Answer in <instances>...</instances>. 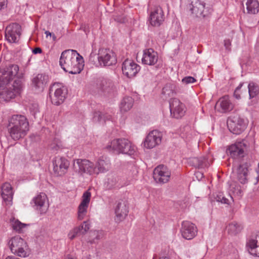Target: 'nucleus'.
Returning <instances> with one entry per match:
<instances>
[{
    "mask_svg": "<svg viewBox=\"0 0 259 259\" xmlns=\"http://www.w3.org/2000/svg\"><path fill=\"white\" fill-rule=\"evenodd\" d=\"M60 65L65 71L72 74L79 73L84 66L83 58L73 50H65L62 53Z\"/></svg>",
    "mask_w": 259,
    "mask_h": 259,
    "instance_id": "f257e3e1",
    "label": "nucleus"
},
{
    "mask_svg": "<svg viewBox=\"0 0 259 259\" xmlns=\"http://www.w3.org/2000/svg\"><path fill=\"white\" fill-rule=\"evenodd\" d=\"M8 129L10 137L14 140H18L26 135L29 123L24 116L14 115L9 120Z\"/></svg>",
    "mask_w": 259,
    "mask_h": 259,
    "instance_id": "f03ea898",
    "label": "nucleus"
},
{
    "mask_svg": "<svg viewBox=\"0 0 259 259\" xmlns=\"http://www.w3.org/2000/svg\"><path fill=\"white\" fill-rule=\"evenodd\" d=\"M117 154H125L133 155L136 152L135 147L131 142L125 139H117L111 141L110 145L107 146Z\"/></svg>",
    "mask_w": 259,
    "mask_h": 259,
    "instance_id": "7ed1b4c3",
    "label": "nucleus"
},
{
    "mask_svg": "<svg viewBox=\"0 0 259 259\" xmlns=\"http://www.w3.org/2000/svg\"><path fill=\"white\" fill-rule=\"evenodd\" d=\"M8 244L11 252L21 257L28 255V246L27 242L21 237L14 236L9 241Z\"/></svg>",
    "mask_w": 259,
    "mask_h": 259,
    "instance_id": "20e7f679",
    "label": "nucleus"
},
{
    "mask_svg": "<svg viewBox=\"0 0 259 259\" xmlns=\"http://www.w3.org/2000/svg\"><path fill=\"white\" fill-rule=\"evenodd\" d=\"M19 67L16 64H11L8 67L0 69V88L4 87L12 80L14 77L22 81L23 74L19 73Z\"/></svg>",
    "mask_w": 259,
    "mask_h": 259,
    "instance_id": "39448f33",
    "label": "nucleus"
},
{
    "mask_svg": "<svg viewBox=\"0 0 259 259\" xmlns=\"http://www.w3.org/2000/svg\"><path fill=\"white\" fill-rule=\"evenodd\" d=\"M49 96L52 104L59 105L66 98L67 89L59 83H55L50 88Z\"/></svg>",
    "mask_w": 259,
    "mask_h": 259,
    "instance_id": "423d86ee",
    "label": "nucleus"
},
{
    "mask_svg": "<svg viewBox=\"0 0 259 259\" xmlns=\"http://www.w3.org/2000/svg\"><path fill=\"white\" fill-rule=\"evenodd\" d=\"M22 88V81L20 79H15L12 87L4 88L0 92V102H7L14 98L20 93Z\"/></svg>",
    "mask_w": 259,
    "mask_h": 259,
    "instance_id": "0eeeda50",
    "label": "nucleus"
},
{
    "mask_svg": "<svg viewBox=\"0 0 259 259\" xmlns=\"http://www.w3.org/2000/svg\"><path fill=\"white\" fill-rule=\"evenodd\" d=\"M98 59L100 65L103 66H112L117 62L114 53L109 49H100Z\"/></svg>",
    "mask_w": 259,
    "mask_h": 259,
    "instance_id": "6e6552de",
    "label": "nucleus"
},
{
    "mask_svg": "<svg viewBox=\"0 0 259 259\" xmlns=\"http://www.w3.org/2000/svg\"><path fill=\"white\" fill-rule=\"evenodd\" d=\"M73 168L80 175L87 174L90 175L95 174L94 163L88 159H76L73 163Z\"/></svg>",
    "mask_w": 259,
    "mask_h": 259,
    "instance_id": "1a4fd4ad",
    "label": "nucleus"
},
{
    "mask_svg": "<svg viewBox=\"0 0 259 259\" xmlns=\"http://www.w3.org/2000/svg\"><path fill=\"white\" fill-rule=\"evenodd\" d=\"M170 176V170L163 164L157 166L153 170V178L157 183H167L169 181Z\"/></svg>",
    "mask_w": 259,
    "mask_h": 259,
    "instance_id": "9d476101",
    "label": "nucleus"
},
{
    "mask_svg": "<svg viewBox=\"0 0 259 259\" xmlns=\"http://www.w3.org/2000/svg\"><path fill=\"white\" fill-rule=\"evenodd\" d=\"M227 125L229 131L236 135L241 134L246 127L245 121L238 116H234L228 120Z\"/></svg>",
    "mask_w": 259,
    "mask_h": 259,
    "instance_id": "9b49d317",
    "label": "nucleus"
},
{
    "mask_svg": "<svg viewBox=\"0 0 259 259\" xmlns=\"http://www.w3.org/2000/svg\"><path fill=\"white\" fill-rule=\"evenodd\" d=\"M53 172L55 176H62L68 170L69 162L63 157H56L53 161Z\"/></svg>",
    "mask_w": 259,
    "mask_h": 259,
    "instance_id": "f8f14e48",
    "label": "nucleus"
},
{
    "mask_svg": "<svg viewBox=\"0 0 259 259\" xmlns=\"http://www.w3.org/2000/svg\"><path fill=\"white\" fill-rule=\"evenodd\" d=\"M164 20V14L161 8L159 6L152 9L150 12L149 21L154 27L159 26Z\"/></svg>",
    "mask_w": 259,
    "mask_h": 259,
    "instance_id": "ddd939ff",
    "label": "nucleus"
},
{
    "mask_svg": "<svg viewBox=\"0 0 259 259\" xmlns=\"http://www.w3.org/2000/svg\"><path fill=\"white\" fill-rule=\"evenodd\" d=\"M21 27L18 23H13L7 27L5 36L10 42H17L21 34Z\"/></svg>",
    "mask_w": 259,
    "mask_h": 259,
    "instance_id": "4468645a",
    "label": "nucleus"
},
{
    "mask_svg": "<svg viewBox=\"0 0 259 259\" xmlns=\"http://www.w3.org/2000/svg\"><path fill=\"white\" fill-rule=\"evenodd\" d=\"M171 115L176 118H180L185 114L186 107L185 105L179 99H172L169 102Z\"/></svg>",
    "mask_w": 259,
    "mask_h": 259,
    "instance_id": "2eb2a0df",
    "label": "nucleus"
},
{
    "mask_svg": "<svg viewBox=\"0 0 259 259\" xmlns=\"http://www.w3.org/2000/svg\"><path fill=\"white\" fill-rule=\"evenodd\" d=\"M181 233L184 239L191 240L196 236L197 228L193 223L184 221L182 224Z\"/></svg>",
    "mask_w": 259,
    "mask_h": 259,
    "instance_id": "dca6fc26",
    "label": "nucleus"
},
{
    "mask_svg": "<svg viewBox=\"0 0 259 259\" xmlns=\"http://www.w3.org/2000/svg\"><path fill=\"white\" fill-rule=\"evenodd\" d=\"M246 149V145L243 141L236 142L228 148V152L230 156L234 159L243 157Z\"/></svg>",
    "mask_w": 259,
    "mask_h": 259,
    "instance_id": "f3484780",
    "label": "nucleus"
},
{
    "mask_svg": "<svg viewBox=\"0 0 259 259\" xmlns=\"http://www.w3.org/2000/svg\"><path fill=\"white\" fill-rule=\"evenodd\" d=\"M140 69V67L133 61L126 59L122 64L123 74L128 78L134 77Z\"/></svg>",
    "mask_w": 259,
    "mask_h": 259,
    "instance_id": "a211bd4d",
    "label": "nucleus"
},
{
    "mask_svg": "<svg viewBox=\"0 0 259 259\" xmlns=\"http://www.w3.org/2000/svg\"><path fill=\"white\" fill-rule=\"evenodd\" d=\"M114 211L115 222L120 223L123 221L128 213V207L126 202L123 200L117 202L115 206Z\"/></svg>",
    "mask_w": 259,
    "mask_h": 259,
    "instance_id": "6ab92c4d",
    "label": "nucleus"
},
{
    "mask_svg": "<svg viewBox=\"0 0 259 259\" xmlns=\"http://www.w3.org/2000/svg\"><path fill=\"white\" fill-rule=\"evenodd\" d=\"M189 7L192 14L196 17H204L207 15L205 4L200 0H193Z\"/></svg>",
    "mask_w": 259,
    "mask_h": 259,
    "instance_id": "aec40b11",
    "label": "nucleus"
},
{
    "mask_svg": "<svg viewBox=\"0 0 259 259\" xmlns=\"http://www.w3.org/2000/svg\"><path fill=\"white\" fill-rule=\"evenodd\" d=\"M234 104L228 96H224L217 101L215 106V110L221 113H227L232 111Z\"/></svg>",
    "mask_w": 259,
    "mask_h": 259,
    "instance_id": "412c9836",
    "label": "nucleus"
},
{
    "mask_svg": "<svg viewBox=\"0 0 259 259\" xmlns=\"http://www.w3.org/2000/svg\"><path fill=\"white\" fill-rule=\"evenodd\" d=\"M246 247L251 255L259 257V232L247 240Z\"/></svg>",
    "mask_w": 259,
    "mask_h": 259,
    "instance_id": "4be33fe9",
    "label": "nucleus"
},
{
    "mask_svg": "<svg viewBox=\"0 0 259 259\" xmlns=\"http://www.w3.org/2000/svg\"><path fill=\"white\" fill-rule=\"evenodd\" d=\"M162 134L157 130H153L147 135V148H153L159 145L161 142Z\"/></svg>",
    "mask_w": 259,
    "mask_h": 259,
    "instance_id": "5701e85b",
    "label": "nucleus"
},
{
    "mask_svg": "<svg viewBox=\"0 0 259 259\" xmlns=\"http://www.w3.org/2000/svg\"><path fill=\"white\" fill-rule=\"evenodd\" d=\"M251 166L250 161L245 162L241 164L237 169V179L243 184L247 182V176L249 168Z\"/></svg>",
    "mask_w": 259,
    "mask_h": 259,
    "instance_id": "b1692460",
    "label": "nucleus"
},
{
    "mask_svg": "<svg viewBox=\"0 0 259 259\" xmlns=\"http://www.w3.org/2000/svg\"><path fill=\"white\" fill-rule=\"evenodd\" d=\"M46 199L47 195L42 193L38 195L33 199L36 209L41 214L46 213L48 210V206L46 203Z\"/></svg>",
    "mask_w": 259,
    "mask_h": 259,
    "instance_id": "393cba45",
    "label": "nucleus"
},
{
    "mask_svg": "<svg viewBox=\"0 0 259 259\" xmlns=\"http://www.w3.org/2000/svg\"><path fill=\"white\" fill-rule=\"evenodd\" d=\"M1 189V195L4 201L6 204L11 205L13 196L11 185L8 183H5L2 185Z\"/></svg>",
    "mask_w": 259,
    "mask_h": 259,
    "instance_id": "a878e982",
    "label": "nucleus"
},
{
    "mask_svg": "<svg viewBox=\"0 0 259 259\" xmlns=\"http://www.w3.org/2000/svg\"><path fill=\"white\" fill-rule=\"evenodd\" d=\"M109 163L108 160L103 156L100 157L97 160L96 165L94 164L95 174L98 175L100 172H104L108 170Z\"/></svg>",
    "mask_w": 259,
    "mask_h": 259,
    "instance_id": "bb28decb",
    "label": "nucleus"
},
{
    "mask_svg": "<svg viewBox=\"0 0 259 259\" xmlns=\"http://www.w3.org/2000/svg\"><path fill=\"white\" fill-rule=\"evenodd\" d=\"M90 228V224L88 221H84L80 226L74 228L68 234L71 240L73 239L78 234H84Z\"/></svg>",
    "mask_w": 259,
    "mask_h": 259,
    "instance_id": "cd10ccee",
    "label": "nucleus"
},
{
    "mask_svg": "<svg viewBox=\"0 0 259 259\" xmlns=\"http://www.w3.org/2000/svg\"><path fill=\"white\" fill-rule=\"evenodd\" d=\"M48 81V76L45 74H38L32 80L34 86L37 89L42 90Z\"/></svg>",
    "mask_w": 259,
    "mask_h": 259,
    "instance_id": "c85d7f7f",
    "label": "nucleus"
},
{
    "mask_svg": "<svg viewBox=\"0 0 259 259\" xmlns=\"http://www.w3.org/2000/svg\"><path fill=\"white\" fill-rule=\"evenodd\" d=\"M246 5L248 13L254 14L258 12L259 3L257 0H248Z\"/></svg>",
    "mask_w": 259,
    "mask_h": 259,
    "instance_id": "c756f323",
    "label": "nucleus"
},
{
    "mask_svg": "<svg viewBox=\"0 0 259 259\" xmlns=\"http://www.w3.org/2000/svg\"><path fill=\"white\" fill-rule=\"evenodd\" d=\"M134 101L132 98L126 97L121 102L120 108L121 112H127L130 110L133 105Z\"/></svg>",
    "mask_w": 259,
    "mask_h": 259,
    "instance_id": "7c9ffc66",
    "label": "nucleus"
},
{
    "mask_svg": "<svg viewBox=\"0 0 259 259\" xmlns=\"http://www.w3.org/2000/svg\"><path fill=\"white\" fill-rule=\"evenodd\" d=\"M104 235V232L102 230L91 231L90 232V239L88 241L92 244L96 243L103 238Z\"/></svg>",
    "mask_w": 259,
    "mask_h": 259,
    "instance_id": "2f4dec72",
    "label": "nucleus"
},
{
    "mask_svg": "<svg viewBox=\"0 0 259 259\" xmlns=\"http://www.w3.org/2000/svg\"><path fill=\"white\" fill-rule=\"evenodd\" d=\"M242 227L240 225L235 222H232L226 227V230L228 234L234 235L241 231Z\"/></svg>",
    "mask_w": 259,
    "mask_h": 259,
    "instance_id": "473e14b6",
    "label": "nucleus"
},
{
    "mask_svg": "<svg viewBox=\"0 0 259 259\" xmlns=\"http://www.w3.org/2000/svg\"><path fill=\"white\" fill-rule=\"evenodd\" d=\"M158 60V55L157 52L153 49H149L147 50V64L150 65H154Z\"/></svg>",
    "mask_w": 259,
    "mask_h": 259,
    "instance_id": "72a5a7b5",
    "label": "nucleus"
},
{
    "mask_svg": "<svg viewBox=\"0 0 259 259\" xmlns=\"http://www.w3.org/2000/svg\"><path fill=\"white\" fill-rule=\"evenodd\" d=\"M112 87V82L106 79H102L98 84L99 88L103 92H109Z\"/></svg>",
    "mask_w": 259,
    "mask_h": 259,
    "instance_id": "f704fd0d",
    "label": "nucleus"
},
{
    "mask_svg": "<svg viewBox=\"0 0 259 259\" xmlns=\"http://www.w3.org/2000/svg\"><path fill=\"white\" fill-rule=\"evenodd\" d=\"M11 222L13 229L18 233H21L23 231V229L27 226V224L22 223L14 218L11 220Z\"/></svg>",
    "mask_w": 259,
    "mask_h": 259,
    "instance_id": "c9c22d12",
    "label": "nucleus"
},
{
    "mask_svg": "<svg viewBox=\"0 0 259 259\" xmlns=\"http://www.w3.org/2000/svg\"><path fill=\"white\" fill-rule=\"evenodd\" d=\"M110 118V116H106L100 111H97L94 113L93 121L96 122H105L106 119H109Z\"/></svg>",
    "mask_w": 259,
    "mask_h": 259,
    "instance_id": "e433bc0d",
    "label": "nucleus"
},
{
    "mask_svg": "<svg viewBox=\"0 0 259 259\" xmlns=\"http://www.w3.org/2000/svg\"><path fill=\"white\" fill-rule=\"evenodd\" d=\"M88 205L80 203L78 208L77 218L79 220H82L84 219L87 213V208Z\"/></svg>",
    "mask_w": 259,
    "mask_h": 259,
    "instance_id": "4c0bfd02",
    "label": "nucleus"
},
{
    "mask_svg": "<svg viewBox=\"0 0 259 259\" xmlns=\"http://www.w3.org/2000/svg\"><path fill=\"white\" fill-rule=\"evenodd\" d=\"M248 93L250 98L255 97L258 93L259 88L253 82L250 83L248 85Z\"/></svg>",
    "mask_w": 259,
    "mask_h": 259,
    "instance_id": "58836bf2",
    "label": "nucleus"
},
{
    "mask_svg": "<svg viewBox=\"0 0 259 259\" xmlns=\"http://www.w3.org/2000/svg\"><path fill=\"white\" fill-rule=\"evenodd\" d=\"M118 182V178L114 176H110L107 182V186L109 189H112L116 186Z\"/></svg>",
    "mask_w": 259,
    "mask_h": 259,
    "instance_id": "ea45409f",
    "label": "nucleus"
},
{
    "mask_svg": "<svg viewBox=\"0 0 259 259\" xmlns=\"http://www.w3.org/2000/svg\"><path fill=\"white\" fill-rule=\"evenodd\" d=\"M91 194L89 190L86 191L83 194L82 201L80 203L89 205L91 199Z\"/></svg>",
    "mask_w": 259,
    "mask_h": 259,
    "instance_id": "a19ab883",
    "label": "nucleus"
},
{
    "mask_svg": "<svg viewBox=\"0 0 259 259\" xmlns=\"http://www.w3.org/2000/svg\"><path fill=\"white\" fill-rule=\"evenodd\" d=\"M215 199L217 201L220 202L222 203L228 204L229 203V200L226 198L222 193H219L215 197Z\"/></svg>",
    "mask_w": 259,
    "mask_h": 259,
    "instance_id": "79ce46f5",
    "label": "nucleus"
},
{
    "mask_svg": "<svg viewBox=\"0 0 259 259\" xmlns=\"http://www.w3.org/2000/svg\"><path fill=\"white\" fill-rule=\"evenodd\" d=\"M61 146V142L58 139H54V141L50 144V148L52 150H58Z\"/></svg>",
    "mask_w": 259,
    "mask_h": 259,
    "instance_id": "37998d69",
    "label": "nucleus"
},
{
    "mask_svg": "<svg viewBox=\"0 0 259 259\" xmlns=\"http://www.w3.org/2000/svg\"><path fill=\"white\" fill-rule=\"evenodd\" d=\"M243 86V83H240L239 86L236 89L234 92V96L237 99L241 98V94H242L243 92L241 90V88Z\"/></svg>",
    "mask_w": 259,
    "mask_h": 259,
    "instance_id": "c03bdc74",
    "label": "nucleus"
},
{
    "mask_svg": "<svg viewBox=\"0 0 259 259\" xmlns=\"http://www.w3.org/2000/svg\"><path fill=\"white\" fill-rule=\"evenodd\" d=\"M204 160V158H198L195 157L193 158L192 162L195 166L199 167L202 166Z\"/></svg>",
    "mask_w": 259,
    "mask_h": 259,
    "instance_id": "a18cd8bd",
    "label": "nucleus"
},
{
    "mask_svg": "<svg viewBox=\"0 0 259 259\" xmlns=\"http://www.w3.org/2000/svg\"><path fill=\"white\" fill-rule=\"evenodd\" d=\"M146 50H143V56L142 57V53H138L137 54L136 59L138 62H139L141 60L143 64H146Z\"/></svg>",
    "mask_w": 259,
    "mask_h": 259,
    "instance_id": "49530a36",
    "label": "nucleus"
},
{
    "mask_svg": "<svg viewBox=\"0 0 259 259\" xmlns=\"http://www.w3.org/2000/svg\"><path fill=\"white\" fill-rule=\"evenodd\" d=\"M182 81L184 84H188L189 83H192L196 82V80L192 76H186L183 78Z\"/></svg>",
    "mask_w": 259,
    "mask_h": 259,
    "instance_id": "de8ad7c7",
    "label": "nucleus"
},
{
    "mask_svg": "<svg viewBox=\"0 0 259 259\" xmlns=\"http://www.w3.org/2000/svg\"><path fill=\"white\" fill-rule=\"evenodd\" d=\"M224 46L226 48V49L230 50H231V40L230 39H226L224 41Z\"/></svg>",
    "mask_w": 259,
    "mask_h": 259,
    "instance_id": "09e8293b",
    "label": "nucleus"
},
{
    "mask_svg": "<svg viewBox=\"0 0 259 259\" xmlns=\"http://www.w3.org/2000/svg\"><path fill=\"white\" fill-rule=\"evenodd\" d=\"M7 0H0V10L6 7Z\"/></svg>",
    "mask_w": 259,
    "mask_h": 259,
    "instance_id": "8fccbe9b",
    "label": "nucleus"
},
{
    "mask_svg": "<svg viewBox=\"0 0 259 259\" xmlns=\"http://www.w3.org/2000/svg\"><path fill=\"white\" fill-rule=\"evenodd\" d=\"M41 52L42 50L40 48H35L32 50V52L34 54H36L37 53H41Z\"/></svg>",
    "mask_w": 259,
    "mask_h": 259,
    "instance_id": "3c124183",
    "label": "nucleus"
},
{
    "mask_svg": "<svg viewBox=\"0 0 259 259\" xmlns=\"http://www.w3.org/2000/svg\"><path fill=\"white\" fill-rule=\"evenodd\" d=\"M45 34H46L47 37H48V36H52V33H51V32H50V31H46V32H45Z\"/></svg>",
    "mask_w": 259,
    "mask_h": 259,
    "instance_id": "603ef678",
    "label": "nucleus"
},
{
    "mask_svg": "<svg viewBox=\"0 0 259 259\" xmlns=\"http://www.w3.org/2000/svg\"><path fill=\"white\" fill-rule=\"evenodd\" d=\"M167 91V87H165L163 88L162 90V93L164 94H166V91Z\"/></svg>",
    "mask_w": 259,
    "mask_h": 259,
    "instance_id": "864d4df0",
    "label": "nucleus"
},
{
    "mask_svg": "<svg viewBox=\"0 0 259 259\" xmlns=\"http://www.w3.org/2000/svg\"><path fill=\"white\" fill-rule=\"evenodd\" d=\"M236 193L238 195H241L242 193V191L240 189H238V191L236 192Z\"/></svg>",
    "mask_w": 259,
    "mask_h": 259,
    "instance_id": "5fc2aeb1",
    "label": "nucleus"
},
{
    "mask_svg": "<svg viewBox=\"0 0 259 259\" xmlns=\"http://www.w3.org/2000/svg\"><path fill=\"white\" fill-rule=\"evenodd\" d=\"M52 36L53 40L54 41L56 40L57 38H56V36L55 35V34H52Z\"/></svg>",
    "mask_w": 259,
    "mask_h": 259,
    "instance_id": "6e6d98bb",
    "label": "nucleus"
},
{
    "mask_svg": "<svg viewBox=\"0 0 259 259\" xmlns=\"http://www.w3.org/2000/svg\"><path fill=\"white\" fill-rule=\"evenodd\" d=\"M142 145H143V147H146V139L143 141Z\"/></svg>",
    "mask_w": 259,
    "mask_h": 259,
    "instance_id": "4d7b16f0",
    "label": "nucleus"
},
{
    "mask_svg": "<svg viewBox=\"0 0 259 259\" xmlns=\"http://www.w3.org/2000/svg\"><path fill=\"white\" fill-rule=\"evenodd\" d=\"M65 259H76V258L69 256H68V257H66Z\"/></svg>",
    "mask_w": 259,
    "mask_h": 259,
    "instance_id": "13d9d810",
    "label": "nucleus"
},
{
    "mask_svg": "<svg viewBox=\"0 0 259 259\" xmlns=\"http://www.w3.org/2000/svg\"><path fill=\"white\" fill-rule=\"evenodd\" d=\"M159 259H169L168 257L166 256H162L159 258Z\"/></svg>",
    "mask_w": 259,
    "mask_h": 259,
    "instance_id": "bf43d9fd",
    "label": "nucleus"
},
{
    "mask_svg": "<svg viewBox=\"0 0 259 259\" xmlns=\"http://www.w3.org/2000/svg\"><path fill=\"white\" fill-rule=\"evenodd\" d=\"M244 93H246V89L244 90Z\"/></svg>",
    "mask_w": 259,
    "mask_h": 259,
    "instance_id": "052dcab7",
    "label": "nucleus"
}]
</instances>
